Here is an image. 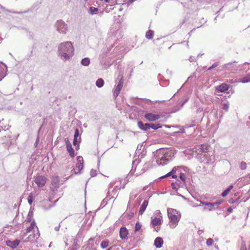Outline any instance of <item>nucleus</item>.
<instances>
[{"label":"nucleus","instance_id":"0eeeda50","mask_svg":"<svg viewBox=\"0 0 250 250\" xmlns=\"http://www.w3.org/2000/svg\"><path fill=\"white\" fill-rule=\"evenodd\" d=\"M182 168L183 169V170L185 171H186L188 169V168L185 167H183V166H179V167H175L173 168V169H172V170L171 171H170L169 172H168L165 175L162 176L161 177V178H164L165 177H168L169 176H172V177L173 178H176L177 176H176V175H175L174 174L176 172V170H177L181 171V169H182Z\"/></svg>","mask_w":250,"mask_h":250},{"label":"nucleus","instance_id":"4468645a","mask_svg":"<svg viewBox=\"0 0 250 250\" xmlns=\"http://www.w3.org/2000/svg\"><path fill=\"white\" fill-rule=\"evenodd\" d=\"M138 127L143 130L146 131L150 128V123L144 124L142 122L139 121L137 123Z\"/></svg>","mask_w":250,"mask_h":250},{"label":"nucleus","instance_id":"37998d69","mask_svg":"<svg viewBox=\"0 0 250 250\" xmlns=\"http://www.w3.org/2000/svg\"><path fill=\"white\" fill-rule=\"evenodd\" d=\"M64 141H65L66 147L71 145V144L70 142H69V139L68 138H65Z\"/></svg>","mask_w":250,"mask_h":250},{"label":"nucleus","instance_id":"473e14b6","mask_svg":"<svg viewBox=\"0 0 250 250\" xmlns=\"http://www.w3.org/2000/svg\"><path fill=\"white\" fill-rule=\"evenodd\" d=\"M83 157L79 156L77 157V163L78 164L83 165Z\"/></svg>","mask_w":250,"mask_h":250},{"label":"nucleus","instance_id":"2eb2a0df","mask_svg":"<svg viewBox=\"0 0 250 250\" xmlns=\"http://www.w3.org/2000/svg\"><path fill=\"white\" fill-rule=\"evenodd\" d=\"M6 66L3 63H0V81L6 75Z\"/></svg>","mask_w":250,"mask_h":250},{"label":"nucleus","instance_id":"bb28decb","mask_svg":"<svg viewBox=\"0 0 250 250\" xmlns=\"http://www.w3.org/2000/svg\"><path fill=\"white\" fill-rule=\"evenodd\" d=\"M6 244L7 246L11 247L12 248L16 247V241H14L13 242H11L10 240H8L6 241Z\"/></svg>","mask_w":250,"mask_h":250},{"label":"nucleus","instance_id":"338daca9","mask_svg":"<svg viewBox=\"0 0 250 250\" xmlns=\"http://www.w3.org/2000/svg\"><path fill=\"white\" fill-rule=\"evenodd\" d=\"M195 125V124H193V125H191L189 126V127L193 126H194Z\"/></svg>","mask_w":250,"mask_h":250},{"label":"nucleus","instance_id":"f257e3e1","mask_svg":"<svg viewBox=\"0 0 250 250\" xmlns=\"http://www.w3.org/2000/svg\"><path fill=\"white\" fill-rule=\"evenodd\" d=\"M74 49L71 42H64L58 46V56L63 61L70 59L74 55Z\"/></svg>","mask_w":250,"mask_h":250},{"label":"nucleus","instance_id":"4d7b16f0","mask_svg":"<svg viewBox=\"0 0 250 250\" xmlns=\"http://www.w3.org/2000/svg\"><path fill=\"white\" fill-rule=\"evenodd\" d=\"M54 181H56L57 182H58L59 181V179L58 177H56L54 180Z\"/></svg>","mask_w":250,"mask_h":250},{"label":"nucleus","instance_id":"9d476101","mask_svg":"<svg viewBox=\"0 0 250 250\" xmlns=\"http://www.w3.org/2000/svg\"><path fill=\"white\" fill-rule=\"evenodd\" d=\"M222 203L221 201L220 202H215L214 203H208L207 206L204 208V210H206L208 209L209 211L212 210L213 209L215 208L216 207L220 205Z\"/></svg>","mask_w":250,"mask_h":250},{"label":"nucleus","instance_id":"bf43d9fd","mask_svg":"<svg viewBox=\"0 0 250 250\" xmlns=\"http://www.w3.org/2000/svg\"><path fill=\"white\" fill-rule=\"evenodd\" d=\"M19 243H20V241L17 240V243H16L17 247L19 245Z\"/></svg>","mask_w":250,"mask_h":250},{"label":"nucleus","instance_id":"72a5a7b5","mask_svg":"<svg viewBox=\"0 0 250 250\" xmlns=\"http://www.w3.org/2000/svg\"><path fill=\"white\" fill-rule=\"evenodd\" d=\"M240 168L242 170H244V169H246V168H247L246 163H245L244 162H242L240 163Z\"/></svg>","mask_w":250,"mask_h":250},{"label":"nucleus","instance_id":"20e7f679","mask_svg":"<svg viewBox=\"0 0 250 250\" xmlns=\"http://www.w3.org/2000/svg\"><path fill=\"white\" fill-rule=\"evenodd\" d=\"M156 216L151 217V225L154 228V230L158 232L160 229V226L163 223L162 216L159 210H156L154 213Z\"/></svg>","mask_w":250,"mask_h":250},{"label":"nucleus","instance_id":"b1692460","mask_svg":"<svg viewBox=\"0 0 250 250\" xmlns=\"http://www.w3.org/2000/svg\"><path fill=\"white\" fill-rule=\"evenodd\" d=\"M240 82L243 83L250 82V75H247V76L244 77L240 80Z\"/></svg>","mask_w":250,"mask_h":250},{"label":"nucleus","instance_id":"7ed1b4c3","mask_svg":"<svg viewBox=\"0 0 250 250\" xmlns=\"http://www.w3.org/2000/svg\"><path fill=\"white\" fill-rule=\"evenodd\" d=\"M167 213L169 219L170 220V227L174 228L179 221L181 215L176 209L169 208L167 209Z\"/></svg>","mask_w":250,"mask_h":250},{"label":"nucleus","instance_id":"f3484780","mask_svg":"<svg viewBox=\"0 0 250 250\" xmlns=\"http://www.w3.org/2000/svg\"><path fill=\"white\" fill-rule=\"evenodd\" d=\"M148 202L147 200H145L143 204L140 207L139 210V213L140 215H142L146 209V207L148 206Z\"/></svg>","mask_w":250,"mask_h":250},{"label":"nucleus","instance_id":"09e8293b","mask_svg":"<svg viewBox=\"0 0 250 250\" xmlns=\"http://www.w3.org/2000/svg\"><path fill=\"white\" fill-rule=\"evenodd\" d=\"M77 142V138H74L73 144L74 146L76 145Z\"/></svg>","mask_w":250,"mask_h":250},{"label":"nucleus","instance_id":"c756f323","mask_svg":"<svg viewBox=\"0 0 250 250\" xmlns=\"http://www.w3.org/2000/svg\"><path fill=\"white\" fill-rule=\"evenodd\" d=\"M108 244H109V242L108 241H104L102 242V243L101 244V247L103 249L106 248V247H108Z\"/></svg>","mask_w":250,"mask_h":250},{"label":"nucleus","instance_id":"6ab92c4d","mask_svg":"<svg viewBox=\"0 0 250 250\" xmlns=\"http://www.w3.org/2000/svg\"><path fill=\"white\" fill-rule=\"evenodd\" d=\"M137 195V193H134L133 192L131 193L128 203V207L131 205V202L136 198Z\"/></svg>","mask_w":250,"mask_h":250},{"label":"nucleus","instance_id":"c9c22d12","mask_svg":"<svg viewBox=\"0 0 250 250\" xmlns=\"http://www.w3.org/2000/svg\"><path fill=\"white\" fill-rule=\"evenodd\" d=\"M114 9V7H113V5H107L105 10L106 12H109L111 10H112Z\"/></svg>","mask_w":250,"mask_h":250},{"label":"nucleus","instance_id":"c85d7f7f","mask_svg":"<svg viewBox=\"0 0 250 250\" xmlns=\"http://www.w3.org/2000/svg\"><path fill=\"white\" fill-rule=\"evenodd\" d=\"M115 189H113L112 191V193H110V189L109 188V190L108 191V192H107V194H108V195L107 196V197H109V200H110L111 199L113 198V196H112V194H115L116 193V191H114Z\"/></svg>","mask_w":250,"mask_h":250},{"label":"nucleus","instance_id":"393cba45","mask_svg":"<svg viewBox=\"0 0 250 250\" xmlns=\"http://www.w3.org/2000/svg\"><path fill=\"white\" fill-rule=\"evenodd\" d=\"M154 32L152 30H148L146 34V37L148 39H151L153 38Z\"/></svg>","mask_w":250,"mask_h":250},{"label":"nucleus","instance_id":"de8ad7c7","mask_svg":"<svg viewBox=\"0 0 250 250\" xmlns=\"http://www.w3.org/2000/svg\"><path fill=\"white\" fill-rule=\"evenodd\" d=\"M197 201L200 202L201 203V205H199L198 206H200L201 205H204L206 207V206H207V204L208 203L207 202H203V201H201V200H197Z\"/></svg>","mask_w":250,"mask_h":250},{"label":"nucleus","instance_id":"69168bd1","mask_svg":"<svg viewBox=\"0 0 250 250\" xmlns=\"http://www.w3.org/2000/svg\"><path fill=\"white\" fill-rule=\"evenodd\" d=\"M141 200H142L141 198H139V200L138 201L139 204L140 203V202H141Z\"/></svg>","mask_w":250,"mask_h":250},{"label":"nucleus","instance_id":"680f3d73","mask_svg":"<svg viewBox=\"0 0 250 250\" xmlns=\"http://www.w3.org/2000/svg\"><path fill=\"white\" fill-rule=\"evenodd\" d=\"M135 0H129V2H133V1H134Z\"/></svg>","mask_w":250,"mask_h":250},{"label":"nucleus","instance_id":"aec40b11","mask_svg":"<svg viewBox=\"0 0 250 250\" xmlns=\"http://www.w3.org/2000/svg\"><path fill=\"white\" fill-rule=\"evenodd\" d=\"M66 148L67 151L69 153L70 156L72 158L74 157L75 156V153L74 150L72 147V145L67 146Z\"/></svg>","mask_w":250,"mask_h":250},{"label":"nucleus","instance_id":"9b49d317","mask_svg":"<svg viewBox=\"0 0 250 250\" xmlns=\"http://www.w3.org/2000/svg\"><path fill=\"white\" fill-rule=\"evenodd\" d=\"M128 234V230L125 227H122L120 230V237L122 240H127Z\"/></svg>","mask_w":250,"mask_h":250},{"label":"nucleus","instance_id":"58836bf2","mask_svg":"<svg viewBox=\"0 0 250 250\" xmlns=\"http://www.w3.org/2000/svg\"><path fill=\"white\" fill-rule=\"evenodd\" d=\"M219 62H214L210 67H209L208 68V70H210L212 69L213 68H215L219 65Z\"/></svg>","mask_w":250,"mask_h":250},{"label":"nucleus","instance_id":"864d4df0","mask_svg":"<svg viewBox=\"0 0 250 250\" xmlns=\"http://www.w3.org/2000/svg\"><path fill=\"white\" fill-rule=\"evenodd\" d=\"M60 225H59L58 226L56 227L55 228V230L56 231H58V230H59V229H60Z\"/></svg>","mask_w":250,"mask_h":250},{"label":"nucleus","instance_id":"7c9ffc66","mask_svg":"<svg viewBox=\"0 0 250 250\" xmlns=\"http://www.w3.org/2000/svg\"><path fill=\"white\" fill-rule=\"evenodd\" d=\"M235 62H229L228 63H226V64H225L224 65H223V68H226V69H229L231 67H232L233 66V64H234V63Z\"/></svg>","mask_w":250,"mask_h":250},{"label":"nucleus","instance_id":"ddd939ff","mask_svg":"<svg viewBox=\"0 0 250 250\" xmlns=\"http://www.w3.org/2000/svg\"><path fill=\"white\" fill-rule=\"evenodd\" d=\"M175 151L172 150H167L166 151L164 150V155H165V157H166L167 160H168L169 162L172 159V158L175 155Z\"/></svg>","mask_w":250,"mask_h":250},{"label":"nucleus","instance_id":"423d86ee","mask_svg":"<svg viewBox=\"0 0 250 250\" xmlns=\"http://www.w3.org/2000/svg\"><path fill=\"white\" fill-rule=\"evenodd\" d=\"M156 162L158 165L163 166L169 162L167 158L165 157L164 155V149H161L156 151Z\"/></svg>","mask_w":250,"mask_h":250},{"label":"nucleus","instance_id":"13d9d810","mask_svg":"<svg viewBox=\"0 0 250 250\" xmlns=\"http://www.w3.org/2000/svg\"><path fill=\"white\" fill-rule=\"evenodd\" d=\"M188 100H186L181 104V106L182 107L183 106V105L185 104V103H186L187 102Z\"/></svg>","mask_w":250,"mask_h":250},{"label":"nucleus","instance_id":"3c124183","mask_svg":"<svg viewBox=\"0 0 250 250\" xmlns=\"http://www.w3.org/2000/svg\"><path fill=\"white\" fill-rule=\"evenodd\" d=\"M128 216H129V218H131L132 217H133L134 216V213L133 212H131L129 214H128Z\"/></svg>","mask_w":250,"mask_h":250},{"label":"nucleus","instance_id":"a878e982","mask_svg":"<svg viewBox=\"0 0 250 250\" xmlns=\"http://www.w3.org/2000/svg\"><path fill=\"white\" fill-rule=\"evenodd\" d=\"M98 10L99 9L98 8L92 6L89 8V13L91 15H94L95 14H96Z\"/></svg>","mask_w":250,"mask_h":250},{"label":"nucleus","instance_id":"a211bd4d","mask_svg":"<svg viewBox=\"0 0 250 250\" xmlns=\"http://www.w3.org/2000/svg\"><path fill=\"white\" fill-rule=\"evenodd\" d=\"M217 90L221 92H225L228 90V86L227 84L223 83L217 87Z\"/></svg>","mask_w":250,"mask_h":250},{"label":"nucleus","instance_id":"2f4dec72","mask_svg":"<svg viewBox=\"0 0 250 250\" xmlns=\"http://www.w3.org/2000/svg\"><path fill=\"white\" fill-rule=\"evenodd\" d=\"M83 157L79 156L77 157V163L78 164L83 165Z\"/></svg>","mask_w":250,"mask_h":250},{"label":"nucleus","instance_id":"f03ea898","mask_svg":"<svg viewBox=\"0 0 250 250\" xmlns=\"http://www.w3.org/2000/svg\"><path fill=\"white\" fill-rule=\"evenodd\" d=\"M23 236H25L28 233H31L27 238V241L32 242L40 236V233L34 220L30 224V226L26 228L25 231H23ZM26 241V240H25Z\"/></svg>","mask_w":250,"mask_h":250},{"label":"nucleus","instance_id":"412c9836","mask_svg":"<svg viewBox=\"0 0 250 250\" xmlns=\"http://www.w3.org/2000/svg\"><path fill=\"white\" fill-rule=\"evenodd\" d=\"M90 61L89 58H85L82 59L81 63L82 65L85 66H87L90 64Z\"/></svg>","mask_w":250,"mask_h":250},{"label":"nucleus","instance_id":"603ef678","mask_svg":"<svg viewBox=\"0 0 250 250\" xmlns=\"http://www.w3.org/2000/svg\"><path fill=\"white\" fill-rule=\"evenodd\" d=\"M232 210H233L232 208H231V207H229L228 208L227 211L229 212H231L232 211Z\"/></svg>","mask_w":250,"mask_h":250},{"label":"nucleus","instance_id":"f704fd0d","mask_svg":"<svg viewBox=\"0 0 250 250\" xmlns=\"http://www.w3.org/2000/svg\"><path fill=\"white\" fill-rule=\"evenodd\" d=\"M142 225L139 223L137 222L136 224L135 227V231L137 232L139 231L141 228Z\"/></svg>","mask_w":250,"mask_h":250},{"label":"nucleus","instance_id":"0e129e2a","mask_svg":"<svg viewBox=\"0 0 250 250\" xmlns=\"http://www.w3.org/2000/svg\"><path fill=\"white\" fill-rule=\"evenodd\" d=\"M112 250V247H110L109 248H108L107 250Z\"/></svg>","mask_w":250,"mask_h":250},{"label":"nucleus","instance_id":"6e6552de","mask_svg":"<svg viewBox=\"0 0 250 250\" xmlns=\"http://www.w3.org/2000/svg\"><path fill=\"white\" fill-rule=\"evenodd\" d=\"M144 117L148 121H155L160 118V115L158 114L147 113L145 114Z\"/></svg>","mask_w":250,"mask_h":250},{"label":"nucleus","instance_id":"6e6d98bb","mask_svg":"<svg viewBox=\"0 0 250 250\" xmlns=\"http://www.w3.org/2000/svg\"><path fill=\"white\" fill-rule=\"evenodd\" d=\"M102 1H104L105 3L110 2V0H100Z\"/></svg>","mask_w":250,"mask_h":250},{"label":"nucleus","instance_id":"a19ab883","mask_svg":"<svg viewBox=\"0 0 250 250\" xmlns=\"http://www.w3.org/2000/svg\"><path fill=\"white\" fill-rule=\"evenodd\" d=\"M97 175L96 170L91 169L90 171V175L91 177H94Z\"/></svg>","mask_w":250,"mask_h":250},{"label":"nucleus","instance_id":"e2e57ef3","mask_svg":"<svg viewBox=\"0 0 250 250\" xmlns=\"http://www.w3.org/2000/svg\"><path fill=\"white\" fill-rule=\"evenodd\" d=\"M180 181H177V182H176V183L177 184L179 185V184H180Z\"/></svg>","mask_w":250,"mask_h":250},{"label":"nucleus","instance_id":"ea45409f","mask_svg":"<svg viewBox=\"0 0 250 250\" xmlns=\"http://www.w3.org/2000/svg\"><path fill=\"white\" fill-rule=\"evenodd\" d=\"M83 165L77 164L76 168L78 169L80 172L81 170H82L83 169Z\"/></svg>","mask_w":250,"mask_h":250},{"label":"nucleus","instance_id":"a18cd8bd","mask_svg":"<svg viewBox=\"0 0 250 250\" xmlns=\"http://www.w3.org/2000/svg\"><path fill=\"white\" fill-rule=\"evenodd\" d=\"M229 108V105L227 104H223V109L226 111H227Z\"/></svg>","mask_w":250,"mask_h":250},{"label":"nucleus","instance_id":"39448f33","mask_svg":"<svg viewBox=\"0 0 250 250\" xmlns=\"http://www.w3.org/2000/svg\"><path fill=\"white\" fill-rule=\"evenodd\" d=\"M54 26L56 30L59 33L62 34H66L68 29L67 24L62 20L57 21L54 24Z\"/></svg>","mask_w":250,"mask_h":250},{"label":"nucleus","instance_id":"4be33fe9","mask_svg":"<svg viewBox=\"0 0 250 250\" xmlns=\"http://www.w3.org/2000/svg\"><path fill=\"white\" fill-rule=\"evenodd\" d=\"M104 84V81L102 78L98 79L96 82V86L99 88H101L102 86H103Z\"/></svg>","mask_w":250,"mask_h":250},{"label":"nucleus","instance_id":"052dcab7","mask_svg":"<svg viewBox=\"0 0 250 250\" xmlns=\"http://www.w3.org/2000/svg\"><path fill=\"white\" fill-rule=\"evenodd\" d=\"M241 250H247V249L245 247H242Z\"/></svg>","mask_w":250,"mask_h":250},{"label":"nucleus","instance_id":"c03bdc74","mask_svg":"<svg viewBox=\"0 0 250 250\" xmlns=\"http://www.w3.org/2000/svg\"><path fill=\"white\" fill-rule=\"evenodd\" d=\"M27 219L28 222H31V223L33 222V221H32L31 216H30V211H29L28 213Z\"/></svg>","mask_w":250,"mask_h":250},{"label":"nucleus","instance_id":"774afa93","mask_svg":"<svg viewBox=\"0 0 250 250\" xmlns=\"http://www.w3.org/2000/svg\"><path fill=\"white\" fill-rule=\"evenodd\" d=\"M165 126L166 127H169V126H168L167 125H165Z\"/></svg>","mask_w":250,"mask_h":250},{"label":"nucleus","instance_id":"4c0bfd02","mask_svg":"<svg viewBox=\"0 0 250 250\" xmlns=\"http://www.w3.org/2000/svg\"><path fill=\"white\" fill-rule=\"evenodd\" d=\"M213 242V239L211 238H208L207 239L206 244L208 246H210L212 245Z\"/></svg>","mask_w":250,"mask_h":250},{"label":"nucleus","instance_id":"f8f14e48","mask_svg":"<svg viewBox=\"0 0 250 250\" xmlns=\"http://www.w3.org/2000/svg\"><path fill=\"white\" fill-rule=\"evenodd\" d=\"M123 86V81L122 79L120 80L116 88L113 91V96L116 98L117 97L122 88Z\"/></svg>","mask_w":250,"mask_h":250},{"label":"nucleus","instance_id":"1a4fd4ad","mask_svg":"<svg viewBox=\"0 0 250 250\" xmlns=\"http://www.w3.org/2000/svg\"><path fill=\"white\" fill-rule=\"evenodd\" d=\"M34 181L38 187H42L45 185L46 179L43 176H39L36 178Z\"/></svg>","mask_w":250,"mask_h":250},{"label":"nucleus","instance_id":"8fccbe9b","mask_svg":"<svg viewBox=\"0 0 250 250\" xmlns=\"http://www.w3.org/2000/svg\"><path fill=\"white\" fill-rule=\"evenodd\" d=\"M171 187L173 189H176V185H175V184H174V183H172L171 184Z\"/></svg>","mask_w":250,"mask_h":250},{"label":"nucleus","instance_id":"dca6fc26","mask_svg":"<svg viewBox=\"0 0 250 250\" xmlns=\"http://www.w3.org/2000/svg\"><path fill=\"white\" fill-rule=\"evenodd\" d=\"M164 241L161 237H157L154 241V245L157 248H160L162 247Z\"/></svg>","mask_w":250,"mask_h":250},{"label":"nucleus","instance_id":"49530a36","mask_svg":"<svg viewBox=\"0 0 250 250\" xmlns=\"http://www.w3.org/2000/svg\"><path fill=\"white\" fill-rule=\"evenodd\" d=\"M32 197L31 196H29L28 197V202L29 204H31L32 203Z\"/></svg>","mask_w":250,"mask_h":250},{"label":"nucleus","instance_id":"cd10ccee","mask_svg":"<svg viewBox=\"0 0 250 250\" xmlns=\"http://www.w3.org/2000/svg\"><path fill=\"white\" fill-rule=\"evenodd\" d=\"M162 127V126L160 125V124H154L150 123V128H152L154 130H156L158 128H160Z\"/></svg>","mask_w":250,"mask_h":250},{"label":"nucleus","instance_id":"79ce46f5","mask_svg":"<svg viewBox=\"0 0 250 250\" xmlns=\"http://www.w3.org/2000/svg\"><path fill=\"white\" fill-rule=\"evenodd\" d=\"M79 136V129L76 128L75 130L74 138H77Z\"/></svg>","mask_w":250,"mask_h":250},{"label":"nucleus","instance_id":"e433bc0d","mask_svg":"<svg viewBox=\"0 0 250 250\" xmlns=\"http://www.w3.org/2000/svg\"><path fill=\"white\" fill-rule=\"evenodd\" d=\"M180 178L181 180L184 182V183H185L186 181V176L184 173L180 172Z\"/></svg>","mask_w":250,"mask_h":250},{"label":"nucleus","instance_id":"5fc2aeb1","mask_svg":"<svg viewBox=\"0 0 250 250\" xmlns=\"http://www.w3.org/2000/svg\"><path fill=\"white\" fill-rule=\"evenodd\" d=\"M142 146H143L142 145H141V146L138 145V146H137V150H138V149L141 150V147Z\"/></svg>","mask_w":250,"mask_h":250},{"label":"nucleus","instance_id":"5701e85b","mask_svg":"<svg viewBox=\"0 0 250 250\" xmlns=\"http://www.w3.org/2000/svg\"><path fill=\"white\" fill-rule=\"evenodd\" d=\"M233 188V186L232 185H230L229 188H227L225 190H224L221 194V196L222 197H225L229 193V191H230V190Z\"/></svg>","mask_w":250,"mask_h":250}]
</instances>
